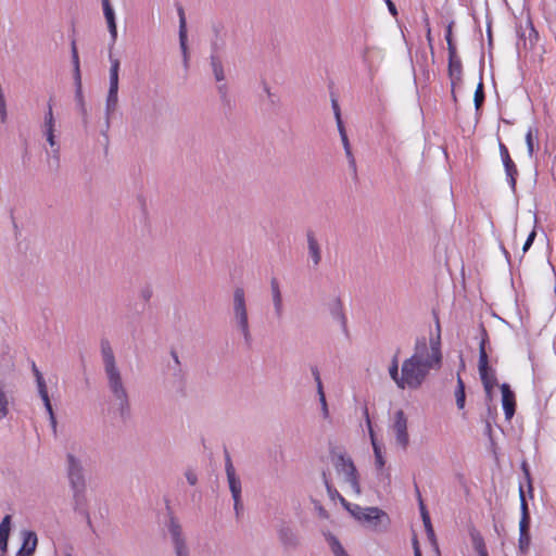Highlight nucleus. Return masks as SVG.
I'll return each instance as SVG.
<instances>
[{
	"instance_id": "f257e3e1",
	"label": "nucleus",
	"mask_w": 556,
	"mask_h": 556,
	"mask_svg": "<svg viewBox=\"0 0 556 556\" xmlns=\"http://www.w3.org/2000/svg\"><path fill=\"white\" fill-rule=\"evenodd\" d=\"M442 354L440 342L431 340L430 348L425 339L417 340L414 353L402 363L403 390H418L426 382L432 369L440 368Z\"/></svg>"
},
{
	"instance_id": "f03ea898",
	"label": "nucleus",
	"mask_w": 556,
	"mask_h": 556,
	"mask_svg": "<svg viewBox=\"0 0 556 556\" xmlns=\"http://www.w3.org/2000/svg\"><path fill=\"white\" fill-rule=\"evenodd\" d=\"M101 353L105 374L109 380V387L116 400L119 401L121 410L122 414H124V410L128 408L127 392L123 386L122 377L115 363L114 353L108 340L101 341Z\"/></svg>"
},
{
	"instance_id": "7ed1b4c3",
	"label": "nucleus",
	"mask_w": 556,
	"mask_h": 556,
	"mask_svg": "<svg viewBox=\"0 0 556 556\" xmlns=\"http://www.w3.org/2000/svg\"><path fill=\"white\" fill-rule=\"evenodd\" d=\"M331 463L336 469V472L343 478V481L351 486L352 491L356 495H359L362 490L358 480V473L352 458L345 453L332 452Z\"/></svg>"
},
{
	"instance_id": "20e7f679",
	"label": "nucleus",
	"mask_w": 556,
	"mask_h": 556,
	"mask_svg": "<svg viewBox=\"0 0 556 556\" xmlns=\"http://www.w3.org/2000/svg\"><path fill=\"white\" fill-rule=\"evenodd\" d=\"M482 338L481 342L479 344V362H478V369L479 375L484 388V391L486 393V396L489 399L492 397V390L494 386L497 384V380L495 377L494 371L489 367V357L485 350V343L488 341V333L484 328L481 329Z\"/></svg>"
},
{
	"instance_id": "39448f33",
	"label": "nucleus",
	"mask_w": 556,
	"mask_h": 556,
	"mask_svg": "<svg viewBox=\"0 0 556 556\" xmlns=\"http://www.w3.org/2000/svg\"><path fill=\"white\" fill-rule=\"evenodd\" d=\"M277 540L287 553L299 549L302 545L301 535L296 527L287 520H280L276 526Z\"/></svg>"
},
{
	"instance_id": "423d86ee",
	"label": "nucleus",
	"mask_w": 556,
	"mask_h": 556,
	"mask_svg": "<svg viewBox=\"0 0 556 556\" xmlns=\"http://www.w3.org/2000/svg\"><path fill=\"white\" fill-rule=\"evenodd\" d=\"M392 430L395 435V441L402 450H406L409 444V435L407 432V419L402 409L395 412Z\"/></svg>"
},
{
	"instance_id": "0eeeda50",
	"label": "nucleus",
	"mask_w": 556,
	"mask_h": 556,
	"mask_svg": "<svg viewBox=\"0 0 556 556\" xmlns=\"http://www.w3.org/2000/svg\"><path fill=\"white\" fill-rule=\"evenodd\" d=\"M362 521L369 523L375 530L380 531L386 530L390 525L388 514L378 507H365Z\"/></svg>"
},
{
	"instance_id": "6e6552de",
	"label": "nucleus",
	"mask_w": 556,
	"mask_h": 556,
	"mask_svg": "<svg viewBox=\"0 0 556 556\" xmlns=\"http://www.w3.org/2000/svg\"><path fill=\"white\" fill-rule=\"evenodd\" d=\"M68 460V478L74 490L75 496L83 493L85 490V480L83 477V470L79 463L71 454L67 456Z\"/></svg>"
},
{
	"instance_id": "1a4fd4ad",
	"label": "nucleus",
	"mask_w": 556,
	"mask_h": 556,
	"mask_svg": "<svg viewBox=\"0 0 556 556\" xmlns=\"http://www.w3.org/2000/svg\"><path fill=\"white\" fill-rule=\"evenodd\" d=\"M498 149H500L501 159H502V162H503V165L505 168V173H506L509 186H510L511 190L515 191L516 190V180H517V176H518L517 166L514 163V161L511 160L507 147L501 141L498 143Z\"/></svg>"
},
{
	"instance_id": "9d476101",
	"label": "nucleus",
	"mask_w": 556,
	"mask_h": 556,
	"mask_svg": "<svg viewBox=\"0 0 556 556\" xmlns=\"http://www.w3.org/2000/svg\"><path fill=\"white\" fill-rule=\"evenodd\" d=\"M226 472L229 482V488L235 501V510L238 516L240 509L241 482L239 479L236 478L235 468L228 455L226 456Z\"/></svg>"
},
{
	"instance_id": "9b49d317",
	"label": "nucleus",
	"mask_w": 556,
	"mask_h": 556,
	"mask_svg": "<svg viewBox=\"0 0 556 556\" xmlns=\"http://www.w3.org/2000/svg\"><path fill=\"white\" fill-rule=\"evenodd\" d=\"M33 371L36 377V382H37L38 392L40 394V397L42 399L46 409H47L48 414L50 415L51 424H52L53 428H55L56 421H55L53 409H52L50 399L48 395L47 386H46V382H45V379H43L41 372L39 371V369L37 368L35 363H33Z\"/></svg>"
},
{
	"instance_id": "f8f14e48",
	"label": "nucleus",
	"mask_w": 556,
	"mask_h": 556,
	"mask_svg": "<svg viewBox=\"0 0 556 556\" xmlns=\"http://www.w3.org/2000/svg\"><path fill=\"white\" fill-rule=\"evenodd\" d=\"M363 416H364V418L366 420V424H367L368 433H369L371 445H372V448H374V454H375V460H376L377 468L378 469H382L386 462H384V458H383V455H382L381 446L378 444V442L376 440L375 432H374V429H372V426H371V421H370V417H369V413H368V408H367L366 405L363 407Z\"/></svg>"
},
{
	"instance_id": "ddd939ff",
	"label": "nucleus",
	"mask_w": 556,
	"mask_h": 556,
	"mask_svg": "<svg viewBox=\"0 0 556 556\" xmlns=\"http://www.w3.org/2000/svg\"><path fill=\"white\" fill-rule=\"evenodd\" d=\"M21 536L22 546L17 551L16 556H33L38 545L37 534L30 530H23Z\"/></svg>"
},
{
	"instance_id": "4468645a",
	"label": "nucleus",
	"mask_w": 556,
	"mask_h": 556,
	"mask_svg": "<svg viewBox=\"0 0 556 556\" xmlns=\"http://www.w3.org/2000/svg\"><path fill=\"white\" fill-rule=\"evenodd\" d=\"M502 391V405L507 420L511 419L516 410L515 393L510 390L507 383L501 386Z\"/></svg>"
},
{
	"instance_id": "2eb2a0df",
	"label": "nucleus",
	"mask_w": 556,
	"mask_h": 556,
	"mask_svg": "<svg viewBox=\"0 0 556 556\" xmlns=\"http://www.w3.org/2000/svg\"><path fill=\"white\" fill-rule=\"evenodd\" d=\"M169 531L173 536L177 556H188L187 547L181 538V528L174 519L170 520Z\"/></svg>"
},
{
	"instance_id": "dca6fc26",
	"label": "nucleus",
	"mask_w": 556,
	"mask_h": 556,
	"mask_svg": "<svg viewBox=\"0 0 556 556\" xmlns=\"http://www.w3.org/2000/svg\"><path fill=\"white\" fill-rule=\"evenodd\" d=\"M306 238H307L308 255L313 262V265L317 266V265H319V263L321 261L320 245H319L313 231H307Z\"/></svg>"
},
{
	"instance_id": "f3484780",
	"label": "nucleus",
	"mask_w": 556,
	"mask_h": 556,
	"mask_svg": "<svg viewBox=\"0 0 556 556\" xmlns=\"http://www.w3.org/2000/svg\"><path fill=\"white\" fill-rule=\"evenodd\" d=\"M270 291H271V299H273L275 314L277 317H281L282 313H283V304H282V295H281V291H280V286H279L277 278H271Z\"/></svg>"
},
{
	"instance_id": "a211bd4d",
	"label": "nucleus",
	"mask_w": 556,
	"mask_h": 556,
	"mask_svg": "<svg viewBox=\"0 0 556 556\" xmlns=\"http://www.w3.org/2000/svg\"><path fill=\"white\" fill-rule=\"evenodd\" d=\"M102 4H103V12H104V16H105V20L108 23L109 31L111 34L112 42L114 43L117 38V28H116V23H115L114 11H113L109 0H102Z\"/></svg>"
},
{
	"instance_id": "6ab92c4d",
	"label": "nucleus",
	"mask_w": 556,
	"mask_h": 556,
	"mask_svg": "<svg viewBox=\"0 0 556 556\" xmlns=\"http://www.w3.org/2000/svg\"><path fill=\"white\" fill-rule=\"evenodd\" d=\"M462 61L457 54L448 55V76L452 80V86L462 79Z\"/></svg>"
},
{
	"instance_id": "aec40b11",
	"label": "nucleus",
	"mask_w": 556,
	"mask_h": 556,
	"mask_svg": "<svg viewBox=\"0 0 556 556\" xmlns=\"http://www.w3.org/2000/svg\"><path fill=\"white\" fill-rule=\"evenodd\" d=\"M416 493H417V496H418L420 515H421L422 522L425 525L427 534H428L430 540H434V531H433V528H432V525H431L430 516H429V513H428V510H427V508H426V506L424 504V501L421 498V495H420V492H419V489H418L417 485H416Z\"/></svg>"
},
{
	"instance_id": "412c9836",
	"label": "nucleus",
	"mask_w": 556,
	"mask_h": 556,
	"mask_svg": "<svg viewBox=\"0 0 556 556\" xmlns=\"http://www.w3.org/2000/svg\"><path fill=\"white\" fill-rule=\"evenodd\" d=\"M11 530V516L7 515L0 522V549L5 553L8 549L9 535Z\"/></svg>"
},
{
	"instance_id": "4be33fe9",
	"label": "nucleus",
	"mask_w": 556,
	"mask_h": 556,
	"mask_svg": "<svg viewBox=\"0 0 556 556\" xmlns=\"http://www.w3.org/2000/svg\"><path fill=\"white\" fill-rule=\"evenodd\" d=\"M389 376L393 380V382L396 384V387L401 390H403V383H404V374L401 370L399 371V358L397 355H394L391 359L390 366H389Z\"/></svg>"
},
{
	"instance_id": "5701e85b",
	"label": "nucleus",
	"mask_w": 556,
	"mask_h": 556,
	"mask_svg": "<svg viewBox=\"0 0 556 556\" xmlns=\"http://www.w3.org/2000/svg\"><path fill=\"white\" fill-rule=\"evenodd\" d=\"M526 144L528 154L530 157L533 156L535 147L539 144V130L535 127H530L526 134Z\"/></svg>"
},
{
	"instance_id": "b1692460",
	"label": "nucleus",
	"mask_w": 556,
	"mask_h": 556,
	"mask_svg": "<svg viewBox=\"0 0 556 556\" xmlns=\"http://www.w3.org/2000/svg\"><path fill=\"white\" fill-rule=\"evenodd\" d=\"M235 315L239 327L243 328V292L237 289L235 292Z\"/></svg>"
},
{
	"instance_id": "393cba45",
	"label": "nucleus",
	"mask_w": 556,
	"mask_h": 556,
	"mask_svg": "<svg viewBox=\"0 0 556 556\" xmlns=\"http://www.w3.org/2000/svg\"><path fill=\"white\" fill-rule=\"evenodd\" d=\"M330 314L333 319L338 320L342 327L346 326V318L343 313L342 302L339 298L334 299L330 305Z\"/></svg>"
},
{
	"instance_id": "a878e982",
	"label": "nucleus",
	"mask_w": 556,
	"mask_h": 556,
	"mask_svg": "<svg viewBox=\"0 0 556 556\" xmlns=\"http://www.w3.org/2000/svg\"><path fill=\"white\" fill-rule=\"evenodd\" d=\"M530 525L519 523V540L518 547L521 553H526L530 546V533H529Z\"/></svg>"
},
{
	"instance_id": "bb28decb",
	"label": "nucleus",
	"mask_w": 556,
	"mask_h": 556,
	"mask_svg": "<svg viewBox=\"0 0 556 556\" xmlns=\"http://www.w3.org/2000/svg\"><path fill=\"white\" fill-rule=\"evenodd\" d=\"M178 14H179V40H180L181 49H182L184 53H186L187 27H186L185 12L181 7L178 8Z\"/></svg>"
},
{
	"instance_id": "cd10ccee",
	"label": "nucleus",
	"mask_w": 556,
	"mask_h": 556,
	"mask_svg": "<svg viewBox=\"0 0 556 556\" xmlns=\"http://www.w3.org/2000/svg\"><path fill=\"white\" fill-rule=\"evenodd\" d=\"M455 399L456 405L459 409L465 407L466 394H465V383L459 375H457V387L455 390Z\"/></svg>"
},
{
	"instance_id": "c85d7f7f",
	"label": "nucleus",
	"mask_w": 556,
	"mask_h": 556,
	"mask_svg": "<svg viewBox=\"0 0 556 556\" xmlns=\"http://www.w3.org/2000/svg\"><path fill=\"white\" fill-rule=\"evenodd\" d=\"M519 497H520V510H521V518H520L519 523H522L523 526L530 525V513H529V508H528V504H527V501L525 497V492H523L522 486H520V489H519Z\"/></svg>"
},
{
	"instance_id": "c756f323",
	"label": "nucleus",
	"mask_w": 556,
	"mask_h": 556,
	"mask_svg": "<svg viewBox=\"0 0 556 556\" xmlns=\"http://www.w3.org/2000/svg\"><path fill=\"white\" fill-rule=\"evenodd\" d=\"M321 478H323V482H324V484L326 486V490H327V493H328V496L330 497V500L331 501L339 500L341 502V498H344V497L331 484L330 479L328 477V473L326 471H323Z\"/></svg>"
},
{
	"instance_id": "7c9ffc66",
	"label": "nucleus",
	"mask_w": 556,
	"mask_h": 556,
	"mask_svg": "<svg viewBox=\"0 0 556 556\" xmlns=\"http://www.w3.org/2000/svg\"><path fill=\"white\" fill-rule=\"evenodd\" d=\"M341 504L356 520L362 521L365 508L356 504H351L345 498H341Z\"/></svg>"
},
{
	"instance_id": "2f4dec72",
	"label": "nucleus",
	"mask_w": 556,
	"mask_h": 556,
	"mask_svg": "<svg viewBox=\"0 0 556 556\" xmlns=\"http://www.w3.org/2000/svg\"><path fill=\"white\" fill-rule=\"evenodd\" d=\"M110 87L118 88L119 61L118 59L112 58V55H110Z\"/></svg>"
},
{
	"instance_id": "473e14b6",
	"label": "nucleus",
	"mask_w": 556,
	"mask_h": 556,
	"mask_svg": "<svg viewBox=\"0 0 556 556\" xmlns=\"http://www.w3.org/2000/svg\"><path fill=\"white\" fill-rule=\"evenodd\" d=\"M327 542H328L330 549L334 556H349L348 553L345 552L344 547L341 545V543L334 535L329 534L327 536Z\"/></svg>"
},
{
	"instance_id": "72a5a7b5",
	"label": "nucleus",
	"mask_w": 556,
	"mask_h": 556,
	"mask_svg": "<svg viewBox=\"0 0 556 556\" xmlns=\"http://www.w3.org/2000/svg\"><path fill=\"white\" fill-rule=\"evenodd\" d=\"M118 88L110 87L106 98V112L111 114L115 111L118 102Z\"/></svg>"
},
{
	"instance_id": "f704fd0d",
	"label": "nucleus",
	"mask_w": 556,
	"mask_h": 556,
	"mask_svg": "<svg viewBox=\"0 0 556 556\" xmlns=\"http://www.w3.org/2000/svg\"><path fill=\"white\" fill-rule=\"evenodd\" d=\"M72 58H73V64H74L75 80H76L78 88H80L81 77H80V68H79V56H78V51H77L75 41L72 42Z\"/></svg>"
},
{
	"instance_id": "c9c22d12",
	"label": "nucleus",
	"mask_w": 556,
	"mask_h": 556,
	"mask_svg": "<svg viewBox=\"0 0 556 556\" xmlns=\"http://www.w3.org/2000/svg\"><path fill=\"white\" fill-rule=\"evenodd\" d=\"M452 28H453V23H450L448 26L446 27L445 40L447 43L448 55L453 56L454 54H457V51H456V46L453 41Z\"/></svg>"
},
{
	"instance_id": "e433bc0d",
	"label": "nucleus",
	"mask_w": 556,
	"mask_h": 556,
	"mask_svg": "<svg viewBox=\"0 0 556 556\" xmlns=\"http://www.w3.org/2000/svg\"><path fill=\"white\" fill-rule=\"evenodd\" d=\"M263 90L266 93L268 103L271 106H276L279 104V102H280L279 97L276 93L271 92V90L266 81H263Z\"/></svg>"
},
{
	"instance_id": "4c0bfd02",
	"label": "nucleus",
	"mask_w": 556,
	"mask_h": 556,
	"mask_svg": "<svg viewBox=\"0 0 556 556\" xmlns=\"http://www.w3.org/2000/svg\"><path fill=\"white\" fill-rule=\"evenodd\" d=\"M45 127H46V132L47 131L54 132V118H53L51 103L48 104V112L45 117Z\"/></svg>"
},
{
	"instance_id": "58836bf2",
	"label": "nucleus",
	"mask_w": 556,
	"mask_h": 556,
	"mask_svg": "<svg viewBox=\"0 0 556 556\" xmlns=\"http://www.w3.org/2000/svg\"><path fill=\"white\" fill-rule=\"evenodd\" d=\"M473 101L476 110H479L484 101L483 84L481 81L477 86Z\"/></svg>"
},
{
	"instance_id": "ea45409f",
	"label": "nucleus",
	"mask_w": 556,
	"mask_h": 556,
	"mask_svg": "<svg viewBox=\"0 0 556 556\" xmlns=\"http://www.w3.org/2000/svg\"><path fill=\"white\" fill-rule=\"evenodd\" d=\"M212 67L217 81L224 79V72L220 62L216 56H212Z\"/></svg>"
},
{
	"instance_id": "a19ab883",
	"label": "nucleus",
	"mask_w": 556,
	"mask_h": 556,
	"mask_svg": "<svg viewBox=\"0 0 556 556\" xmlns=\"http://www.w3.org/2000/svg\"><path fill=\"white\" fill-rule=\"evenodd\" d=\"M8 404L7 395L0 387V420L8 415Z\"/></svg>"
},
{
	"instance_id": "79ce46f5",
	"label": "nucleus",
	"mask_w": 556,
	"mask_h": 556,
	"mask_svg": "<svg viewBox=\"0 0 556 556\" xmlns=\"http://www.w3.org/2000/svg\"><path fill=\"white\" fill-rule=\"evenodd\" d=\"M317 394H318V399H319V402H320L323 416H324V418H328L329 409H328V404H327V401H326V395H325L324 389L318 390Z\"/></svg>"
},
{
	"instance_id": "37998d69",
	"label": "nucleus",
	"mask_w": 556,
	"mask_h": 556,
	"mask_svg": "<svg viewBox=\"0 0 556 556\" xmlns=\"http://www.w3.org/2000/svg\"><path fill=\"white\" fill-rule=\"evenodd\" d=\"M341 140H342V143H343V147H344L345 154L350 159V163L352 165H355V160H354L352 151H351V147H350L348 135L343 134V136H341Z\"/></svg>"
},
{
	"instance_id": "c03bdc74",
	"label": "nucleus",
	"mask_w": 556,
	"mask_h": 556,
	"mask_svg": "<svg viewBox=\"0 0 556 556\" xmlns=\"http://www.w3.org/2000/svg\"><path fill=\"white\" fill-rule=\"evenodd\" d=\"M472 543L477 553L486 549L484 541L480 534L472 535Z\"/></svg>"
},
{
	"instance_id": "a18cd8bd",
	"label": "nucleus",
	"mask_w": 556,
	"mask_h": 556,
	"mask_svg": "<svg viewBox=\"0 0 556 556\" xmlns=\"http://www.w3.org/2000/svg\"><path fill=\"white\" fill-rule=\"evenodd\" d=\"M311 370L316 382L317 391L324 389L318 368L313 366Z\"/></svg>"
},
{
	"instance_id": "49530a36",
	"label": "nucleus",
	"mask_w": 556,
	"mask_h": 556,
	"mask_svg": "<svg viewBox=\"0 0 556 556\" xmlns=\"http://www.w3.org/2000/svg\"><path fill=\"white\" fill-rule=\"evenodd\" d=\"M314 505L320 518L327 519L329 517L327 510L321 506L319 502L314 501Z\"/></svg>"
},
{
	"instance_id": "de8ad7c7",
	"label": "nucleus",
	"mask_w": 556,
	"mask_h": 556,
	"mask_svg": "<svg viewBox=\"0 0 556 556\" xmlns=\"http://www.w3.org/2000/svg\"><path fill=\"white\" fill-rule=\"evenodd\" d=\"M386 3L388 5L390 13L395 17L397 15V10H396L395 4L391 0H386Z\"/></svg>"
},
{
	"instance_id": "09e8293b",
	"label": "nucleus",
	"mask_w": 556,
	"mask_h": 556,
	"mask_svg": "<svg viewBox=\"0 0 556 556\" xmlns=\"http://www.w3.org/2000/svg\"><path fill=\"white\" fill-rule=\"evenodd\" d=\"M332 109H333V112H334L336 119H339V117H341L340 106L338 104V101L334 100V99H332Z\"/></svg>"
},
{
	"instance_id": "8fccbe9b",
	"label": "nucleus",
	"mask_w": 556,
	"mask_h": 556,
	"mask_svg": "<svg viewBox=\"0 0 556 556\" xmlns=\"http://www.w3.org/2000/svg\"><path fill=\"white\" fill-rule=\"evenodd\" d=\"M336 122H337V127H338V130H339V134L341 137V136H343V134H346L343 122H342L341 117H339V119H336Z\"/></svg>"
},
{
	"instance_id": "3c124183",
	"label": "nucleus",
	"mask_w": 556,
	"mask_h": 556,
	"mask_svg": "<svg viewBox=\"0 0 556 556\" xmlns=\"http://www.w3.org/2000/svg\"><path fill=\"white\" fill-rule=\"evenodd\" d=\"M46 136H47V141L49 142V144L51 147H54V144H55L54 132L47 131Z\"/></svg>"
},
{
	"instance_id": "603ef678",
	"label": "nucleus",
	"mask_w": 556,
	"mask_h": 556,
	"mask_svg": "<svg viewBox=\"0 0 556 556\" xmlns=\"http://www.w3.org/2000/svg\"><path fill=\"white\" fill-rule=\"evenodd\" d=\"M413 546H414V556H421V552H420L417 539H414Z\"/></svg>"
},
{
	"instance_id": "864d4df0",
	"label": "nucleus",
	"mask_w": 556,
	"mask_h": 556,
	"mask_svg": "<svg viewBox=\"0 0 556 556\" xmlns=\"http://www.w3.org/2000/svg\"><path fill=\"white\" fill-rule=\"evenodd\" d=\"M186 477H187L188 482H189L191 485H194V484L197 483V476H195L194 473H192V472H188V473L186 475Z\"/></svg>"
},
{
	"instance_id": "5fc2aeb1",
	"label": "nucleus",
	"mask_w": 556,
	"mask_h": 556,
	"mask_svg": "<svg viewBox=\"0 0 556 556\" xmlns=\"http://www.w3.org/2000/svg\"><path fill=\"white\" fill-rule=\"evenodd\" d=\"M529 37H530V41L531 42H532V37L534 38L535 41L538 40V33H536V30L532 26L530 28Z\"/></svg>"
},
{
	"instance_id": "6e6d98bb",
	"label": "nucleus",
	"mask_w": 556,
	"mask_h": 556,
	"mask_svg": "<svg viewBox=\"0 0 556 556\" xmlns=\"http://www.w3.org/2000/svg\"><path fill=\"white\" fill-rule=\"evenodd\" d=\"M535 236H536V232H535V229H533V230L529 233V236H528L527 240H529V241H531V242L533 243V241H534V239H535Z\"/></svg>"
},
{
	"instance_id": "4d7b16f0",
	"label": "nucleus",
	"mask_w": 556,
	"mask_h": 556,
	"mask_svg": "<svg viewBox=\"0 0 556 556\" xmlns=\"http://www.w3.org/2000/svg\"><path fill=\"white\" fill-rule=\"evenodd\" d=\"M535 236H536V232H535V229H533V230L529 233V236H528L527 240H529V241H531V242L533 243V241H534V239H535Z\"/></svg>"
},
{
	"instance_id": "13d9d810",
	"label": "nucleus",
	"mask_w": 556,
	"mask_h": 556,
	"mask_svg": "<svg viewBox=\"0 0 556 556\" xmlns=\"http://www.w3.org/2000/svg\"><path fill=\"white\" fill-rule=\"evenodd\" d=\"M531 245H532V242L529 241V240H526V242H525V244L522 247L523 253L527 252L530 249Z\"/></svg>"
},
{
	"instance_id": "bf43d9fd",
	"label": "nucleus",
	"mask_w": 556,
	"mask_h": 556,
	"mask_svg": "<svg viewBox=\"0 0 556 556\" xmlns=\"http://www.w3.org/2000/svg\"><path fill=\"white\" fill-rule=\"evenodd\" d=\"M478 556H488V551L484 549V551L478 552Z\"/></svg>"
},
{
	"instance_id": "052dcab7",
	"label": "nucleus",
	"mask_w": 556,
	"mask_h": 556,
	"mask_svg": "<svg viewBox=\"0 0 556 556\" xmlns=\"http://www.w3.org/2000/svg\"><path fill=\"white\" fill-rule=\"evenodd\" d=\"M485 429H486L488 433H491L492 428H491V424L490 422H486Z\"/></svg>"
},
{
	"instance_id": "680f3d73",
	"label": "nucleus",
	"mask_w": 556,
	"mask_h": 556,
	"mask_svg": "<svg viewBox=\"0 0 556 556\" xmlns=\"http://www.w3.org/2000/svg\"><path fill=\"white\" fill-rule=\"evenodd\" d=\"M172 354H173V356H174V358H175L176 363H178V357H177L176 353H174V352H173Z\"/></svg>"
},
{
	"instance_id": "e2e57ef3",
	"label": "nucleus",
	"mask_w": 556,
	"mask_h": 556,
	"mask_svg": "<svg viewBox=\"0 0 556 556\" xmlns=\"http://www.w3.org/2000/svg\"><path fill=\"white\" fill-rule=\"evenodd\" d=\"M67 556H72L71 554H68Z\"/></svg>"
}]
</instances>
